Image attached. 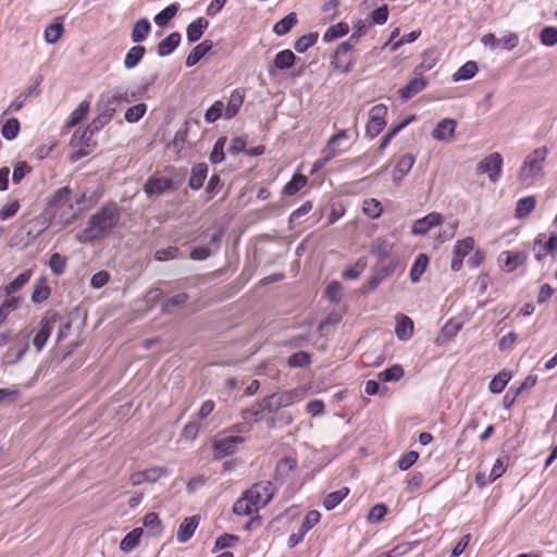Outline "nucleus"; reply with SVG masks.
I'll return each instance as SVG.
<instances>
[{
    "label": "nucleus",
    "mask_w": 557,
    "mask_h": 557,
    "mask_svg": "<svg viewBox=\"0 0 557 557\" xmlns=\"http://www.w3.org/2000/svg\"><path fill=\"white\" fill-rule=\"evenodd\" d=\"M121 219L115 203L102 206L88 220L86 227L78 235L82 243L95 244L109 236Z\"/></svg>",
    "instance_id": "nucleus-1"
},
{
    "label": "nucleus",
    "mask_w": 557,
    "mask_h": 557,
    "mask_svg": "<svg viewBox=\"0 0 557 557\" xmlns=\"http://www.w3.org/2000/svg\"><path fill=\"white\" fill-rule=\"evenodd\" d=\"M72 190L69 186L57 189L47 202L46 215L50 224H57L62 227L72 224L78 214L76 202L73 201Z\"/></svg>",
    "instance_id": "nucleus-2"
},
{
    "label": "nucleus",
    "mask_w": 557,
    "mask_h": 557,
    "mask_svg": "<svg viewBox=\"0 0 557 557\" xmlns=\"http://www.w3.org/2000/svg\"><path fill=\"white\" fill-rule=\"evenodd\" d=\"M547 154L548 149L546 147H540L524 158L518 172V180L522 185H533L537 180L543 177V165Z\"/></svg>",
    "instance_id": "nucleus-3"
},
{
    "label": "nucleus",
    "mask_w": 557,
    "mask_h": 557,
    "mask_svg": "<svg viewBox=\"0 0 557 557\" xmlns=\"http://www.w3.org/2000/svg\"><path fill=\"white\" fill-rule=\"evenodd\" d=\"M283 406L281 405V400L276 393L263 398L261 401L257 403L250 409L244 411V418H253L256 421H261L269 416V424L273 425L275 423L274 413H276Z\"/></svg>",
    "instance_id": "nucleus-4"
},
{
    "label": "nucleus",
    "mask_w": 557,
    "mask_h": 557,
    "mask_svg": "<svg viewBox=\"0 0 557 557\" xmlns=\"http://www.w3.org/2000/svg\"><path fill=\"white\" fill-rule=\"evenodd\" d=\"M92 136L94 135L86 133L85 131L82 134H78V132L74 133L71 139V146L73 148L71 160L73 162L88 156L94 151L96 141L92 139Z\"/></svg>",
    "instance_id": "nucleus-5"
},
{
    "label": "nucleus",
    "mask_w": 557,
    "mask_h": 557,
    "mask_svg": "<svg viewBox=\"0 0 557 557\" xmlns=\"http://www.w3.org/2000/svg\"><path fill=\"white\" fill-rule=\"evenodd\" d=\"M246 493L261 509L271 502L275 493V486L271 481H261L253 484Z\"/></svg>",
    "instance_id": "nucleus-6"
},
{
    "label": "nucleus",
    "mask_w": 557,
    "mask_h": 557,
    "mask_svg": "<svg viewBox=\"0 0 557 557\" xmlns=\"http://www.w3.org/2000/svg\"><path fill=\"white\" fill-rule=\"evenodd\" d=\"M387 114V107L385 104H376L371 108L369 112V121L366 126V133L369 137L374 138L385 127V116Z\"/></svg>",
    "instance_id": "nucleus-7"
},
{
    "label": "nucleus",
    "mask_w": 557,
    "mask_h": 557,
    "mask_svg": "<svg viewBox=\"0 0 557 557\" xmlns=\"http://www.w3.org/2000/svg\"><path fill=\"white\" fill-rule=\"evenodd\" d=\"M55 321H57L55 314H46L39 321L38 329L36 331L34 330L32 332V333L35 332L34 338H33V345H34L35 349L37 350V352H40L44 349L47 341L49 339V337L51 335V332H52Z\"/></svg>",
    "instance_id": "nucleus-8"
},
{
    "label": "nucleus",
    "mask_w": 557,
    "mask_h": 557,
    "mask_svg": "<svg viewBox=\"0 0 557 557\" xmlns=\"http://www.w3.org/2000/svg\"><path fill=\"white\" fill-rule=\"evenodd\" d=\"M503 157L498 152H493L485 157L478 164V172L487 174L488 178L495 183L502 174Z\"/></svg>",
    "instance_id": "nucleus-9"
},
{
    "label": "nucleus",
    "mask_w": 557,
    "mask_h": 557,
    "mask_svg": "<svg viewBox=\"0 0 557 557\" xmlns=\"http://www.w3.org/2000/svg\"><path fill=\"white\" fill-rule=\"evenodd\" d=\"M474 244V238L471 236L456 242L453 249V259L450 263V269L454 272H457L462 268L463 258L473 251Z\"/></svg>",
    "instance_id": "nucleus-10"
},
{
    "label": "nucleus",
    "mask_w": 557,
    "mask_h": 557,
    "mask_svg": "<svg viewBox=\"0 0 557 557\" xmlns=\"http://www.w3.org/2000/svg\"><path fill=\"white\" fill-rule=\"evenodd\" d=\"M244 442L243 436H225L216 438L213 442V455L215 459H221L226 456L233 455L238 445Z\"/></svg>",
    "instance_id": "nucleus-11"
},
{
    "label": "nucleus",
    "mask_w": 557,
    "mask_h": 557,
    "mask_svg": "<svg viewBox=\"0 0 557 557\" xmlns=\"http://www.w3.org/2000/svg\"><path fill=\"white\" fill-rule=\"evenodd\" d=\"M41 79H37L35 84L27 87L10 103V106L3 111V115L18 112L27 102L28 99L38 97L40 95L39 85Z\"/></svg>",
    "instance_id": "nucleus-12"
},
{
    "label": "nucleus",
    "mask_w": 557,
    "mask_h": 557,
    "mask_svg": "<svg viewBox=\"0 0 557 557\" xmlns=\"http://www.w3.org/2000/svg\"><path fill=\"white\" fill-rule=\"evenodd\" d=\"M169 471L164 467H152L143 471L135 472L131 475L132 485L137 486L144 483H154L160 478L168 475Z\"/></svg>",
    "instance_id": "nucleus-13"
},
{
    "label": "nucleus",
    "mask_w": 557,
    "mask_h": 557,
    "mask_svg": "<svg viewBox=\"0 0 557 557\" xmlns=\"http://www.w3.org/2000/svg\"><path fill=\"white\" fill-rule=\"evenodd\" d=\"M457 122L454 119H443L432 131V137L438 141L449 143L453 140Z\"/></svg>",
    "instance_id": "nucleus-14"
},
{
    "label": "nucleus",
    "mask_w": 557,
    "mask_h": 557,
    "mask_svg": "<svg viewBox=\"0 0 557 557\" xmlns=\"http://www.w3.org/2000/svg\"><path fill=\"white\" fill-rule=\"evenodd\" d=\"M443 216L438 212H431L428 215L413 222L411 233L414 235H425L432 227L440 225Z\"/></svg>",
    "instance_id": "nucleus-15"
},
{
    "label": "nucleus",
    "mask_w": 557,
    "mask_h": 557,
    "mask_svg": "<svg viewBox=\"0 0 557 557\" xmlns=\"http://www.w3.org/2000/svg\"><path fill=\"white\" fill-rule=\"evenodd\" d=\"M199 522L200 517L198 515L185 518L178 525L176 532L177 541L182 544L188 542L195 534V531L197 530Z\"/></svg>",
    "instance_id": "nucleus-16"
},
{
    "label": "nucleus",
    "mask_w": 557,
    "mask_h": 557,
    "mask_svg": "<svg viewBox=\"0 0 557 557\" xmlns=\"http://www.w3.org/2000/svg\"><path fill=\"white\" fill-rule=\"evenodd\" d=\"M527 259V253L522 251H503L498 257V261L507 272L515 271L518 267L522 265Z\"/></svg>",
    "instance_id": "nucleus-17"
},
{
    "label": "nucleus",
    "mask_w": 557,
    "mask_h": 557,
    "mask_svg": "<svg viewBox=\"0 0 557 557\" xmlns=\"http://www.w3.org/2000/svg\"><path fill=\"white\" fill-rule=\"evenodd\" d=\"M260 510L258 505H256L250 497L245 492L240 498H238L234 506L233 512L237 516H251L257 513Z\"/></svg>",
    "instance_id": "nucleus-18"
},
{
    "label": "nucleus",
    "mask_w": 557,
    "mask_h": 557,
    "mask_svg": "<svg viewBox=\"0 0 557 557\" xmlns=\"http://www.w3.org/2000/svg\"><path fill=\"white\" fill-rule=\"evenodd\" d=\"M172 186L171 180L166 177H150L145 186L144 190L147 195H161Z\"/></svg>",
    "instance_id": "nucleus-19"
},
{
    "label": "nucleus",
    "mask_w": 557,
    "mask_h": 557,
    "mask_svg": "<svg viewBox=\"0 0 557 557\" xmlns=\"http://www.w3.org/2000/svg\"><path fill=\"white\" fill-rule=\"evenodd\" d=\"M119 106V98L114 89L102 94L97 104L98 111H103L111 116H114Z\"/></svg>",
    "instance_id": "nucleus-20"
},
{
    "label": "nucleus",
    "mask_w": 557,
    "mask_h": 557,
    "mask_svg": "<svg viewBox=\"0 0 557 557\" xmlns=\"http://www.w3.org/2000/svg\"><path fill=\"white\" fill-rule=\"evenodd\" d=\"M413 333V322L412 320L405 315L399 314L396 317V327L395 334L401 341H407L412 336Z\"/></svg>",
    "instance_id": "nucleus-21"
},
{
    "label": "nucleus",
    "mask_w": 557,
    "mask_h": 557,
    "mask_svg": "<svg viewBox=\"0 0 557 557\" xmlns=\"http://www.w3.org/2000/svg\"><path fill=\"white\" fill-rule=\"evenodd\" d=\"M180 42L181 34L173 32L158 44L157 52L160 57H166L178 47Z\"/></svg>",
    "instance_id": "nucleus-22"
},
{
    "label": "nucleus",
    "mask_w": 557,
    "mask_h": 557,
    "mask_svg": "<svg viewBox=\"0 0 557 557\" xmlns=\"http://www.w3.org/2000/svg\"><path fill=\"white\" fill-rule=\"evenodd\" d=\"M213 48V42L211 40H203L199 45H197L187 55L186 65L188 67L197 64L211 49Z\"/></svg>",
    "instance_id": "nucleus-23"
},
{
    "label": "nucleus",
    "mask_w": 557,
    "mask_h": 557,
    "mask_svg": "<svg viewBox=\"0 0 557 557\" xmlns=\"http://www.w3.org/2000/svg\"><path fill=\"white\" fill-rule=\"evenodd\" d=\"M243 102H244V92L239 89L233 90L230 96L227 106L226 107L224 106L225 119L230 120V119L234 117L238 113Z\"/></svg>",
    "instance_id": "nucleus-24"
},
{
    "label": "nucleus",
    "mask_w": 557,
    "mask_h": 557,
    "mask_svg": "<svg viewBox=\"0 0 557 557\" xmlns=\"http://www.w3.org/2000/svg\"><path fill=\"white\" fill-rule=\"evenodd\" d=\"M209 22L205 17H198L191 22L186 29V36L189 42H196L201 38L208 28Z\"/></svg>",
    "instance_id": "nucleus-25"
},
{
    "label": "nucleus",
    "mask_w": 557,
    "mask_h": 557,
    "mask_svg": "<svg viewBox=\"0 0 557 557\" xmlns=\"http://www.w3.org/2000/svg\"><path fill=\"white\" fill-rule=\"evenodd\" d=\"M426 79L424 77L412 78L404 88L400 89V97L404 100H409L426 87Z\"/></svg>",
    "instance_id": "nucleus-26"
},
{
    "label": "nucleus",
    "mask_w": 557,
    "mask_h": 557,
    "mask_svg": "<svg viewBox=\"0 0 557 557\" xmlns=\"http://www.w3.org/2000/svg\"><path fill=\"white\" fill-rule=\"evenodd\" d=\"M208 174V165L206 163H198L191 170V175L188 181V186L191 189L198 190L202 187Z\"/></svg>",
    "instance_id": "nucleus-27"
},
{
    "label": "nucleus",
    "mask_w": 557,
    "mask_h": 557,
    "mask_svg": "<svg viewBox=\"0 0 557 557\" xmlns=\"http://www.w3.org/2000/svg\"><path fill=\"white\" fill-rule=\"evenodd\" d=\"M283 408L292 406L293 404L301 401L306 396L304 388H294L290 391H284L276 393Z\"/></svg>",
    "instance_id": "nucleus-28"
},
{
    "label": "nucleus",
    "mask_w": 557,
    "mask_h": 557,
    "mask_svg": "<svg viewBox=\"0 0 557 557\" xmlns=\"http://www.w3.org/2000/svg\"><path fill=\"white\" fill-rule=\"evenodd\" d=\"M536 206V197L535 196H527L518 200L516 210H515V216L517 219H524L527 218Z\"/></svg>",
    "instance_id": "nucleus-29"
},
{
    "label": "nucleus",
    "mask_w": 557,
    "mask_h": 557,
    "mask_svg": "<svg viewBox=\"0 0 557 557\" xmlns=\"http://www.w3.org/2000/svg\"><path fill=\"white\" fill-rule=\"evenodd\" d=\"M151 30V25L147 18L138 20L131 34L132 41L135 44L144 41Z\"/></svg>",
    "instance_id": "nucleus-30"
},
{
    "label": "nucleus",
    "mask_w": 557,
    "mask_h": 557,
    "mask_svg": "<svg viewBox=\"0 0 557 557\" xmlns=\"http://www.w3.org/2000/svg\"><path fill=\"white\" fill-rule=\"evenodd\" d=\"M297 461L292 457H285L281 459L275 469L276 479L280 481H285L289 478L290 473L296 469Z\"/></svg>",
    "instance_id": "nucleus-31"
},
{
    "label": "nucleus",
    "mask_w": 557,
    "mask_h": 557,
    "mask_svg": "<svg viewBox=\"0 0 557 557\" xmlns=\"http://www.w3.org/2000/svg\"><path fill=\"white\" fill-rule=\"evenodd\" d=\"M143 529L141 528H135L129 533H127L123 540L120 543V549L124 553L132 552L140 541V537L143 535Z\"/></svg>",
    "instance_id": "nucleus-32"
},
{
    "label": "nucleus",
    "mask_w": 557,
    "mask_h": 557,
    "mask_svg": "<svg viewBox=\"0 0 557 557\" xmlns=\"http://www.w3.org/2000/svg\"><path fill=\"white\" fill-rule=\"evenodd\" d=\"M29 343H28V334H23V343L22 348L15 349L13 347L9 348L8 351L4 355V360L7 363L14 364L18 362L26 351L28 350Z\"/></svg>",
    "instance_id": "nucleus-33"
},
{
    "label": "nucleus",
    "mask_w": 557,
    "mask_h": 557,
    "mask_svg": "<svg viewBox=\"0 0 557 557\" xmlns=\"http://www.w3.org/2000/svg\"><path fill=\"white\" fill-rule=\"evenodd\" d=\"M148 532L153 536H160L163 532V523L156 512H148L143 520Z\"/></svg>",
    "instance_id": "nucleus-34"
},
{
    "label": "nucleus",
    "mask_w": 557,
    "mask_h": 557,
    "mask_svg": "<svg viewBox=\"0 0 557 557\" xmlns=\"http://www.w3.org/2000/svg\"><path fill=\"white\" fill-rule=\"evenodd\" d=\"M146 49L144 46L136 45L132 47L124 58V66L126 69L136 67L145 55Z\"/></svg>",
    "instance_id": "nucleus-35"
},
{
    "label": "nucleus",
    "mask_w": 557,
    "mask_h": 557,
    "mask_svg": "<svg viewBox=\"0 0 557 557\" xmlns=\"http://www.w3.org/2000/svg\"><path fill=\"white\" fill-rule=\"evenodd\" d=\"M429 263V258L424 253H420L417 256L411 269H410V280L413 283H418L424 273Z\"/></svg>",
    "instance_id": "nucleus-36"
},
{
    "label": "nucleus",
    "mask_w": 557,
    "mask_h": 557,
    "mask_svg": "<svg viewBox=\"0 0 557 557\" xmlns=\"http://www.w3.org/2000/svg\"><path fill=\"white\" fill-rule=\"evenodd\" d=\"M511 380V374L508 371H500L497 375H495L490 382L488 388L493 394L502 393L509 381Z\"/></svg>",
    "instance_id": "nucleus-37"
},
{
    "label": "nucleus",
    "mask_w": 557,
    "mask_h": 557,
    "mask_svg": "<svg viewBox=\"0 0 557 557\" xmlns=\"http://www.w3.org/2000/svg\"><path fill=\"white\" fill-rule=\"evenodd\" d=\"M352 62L354 59L351 54H345L335 51L332 65L335 70L339 71L341 73H348L352 67Z\"/></svg>",
    "instance_id": "nucleus-38"
},
{
    "label": "nucleus",
    "mask_w": 557,
    "mask_h": 557,
    "mask_svg": "<svg viewBox=\"0 0 557 557\" xmlns=\"http://www.w3.org/2000/svg\"><path fill=\"white\" fill-rule=\"evenodd\" d=\"M188 296L185 293H178L162 301V311L172 313L176 308L183 307L187 302Z\"/></svg>",
    "instance_id": "nucleus-39"
},
{
    "label": "nucleus",
    "mask_w": 557,
    "mask_h": 557,
    "mask_svg": "<svg viewBox=\"0 0 557 557\" xmlns=\"http://www.w3.org/2000/svg\"><path fill=\"white\" fill-rule=\"evenodd\" d=\"M296 57L289 49L282 50L274 58V66L278 70H288L295 63Z\"/></svg>",
    "instance_id": "nucleus-40"
},
{
    "label": "nucleus",
    "mask_w": 557,
    "mask_h": 557,
    "mask_svg": "<svg viewBox=\"0 0 557 557\" xmlns=\"http://www.w3.org/2000/svg\"><path fill=\"white\" fill-rule=\"evenodd\" d=\"M89 109H90V103L89 101H82L78 107L71 113L67 122H66V126L67 127H74L75 125H77L81 121H83L86 115L88 114L89 112Z\"/></svg>",
    "instance_id": "nucleus-41"
},
{
    "label": "nucleus",
    "mask_w": 557,
    "mask_h": 557,
    "mask_svg": "<svg viewBox=\"0 0 557 557\" xmlns=\"http://www.w3.org/2000/svg\"><path fill=\"white\" fill-rule=\"evenodd\" d=\"M21 131L20 121L15 117L8 119L1 127V135L7 140L15 139Z\"/></svg>",
    "instance_id": "nucleus-42"
},
{
    "label": "nucleus",
    "mask_w": 557,
    "mask_h": 557,
    "mask_svg": "<svg viewBox=\"0 0 557 557\" xmlns=\"http://www.w3.org/2000/svg\"><path fill=\"white\" fill-rule=\"evenodd\" d=\"M297 23V15L296 13L292 12L287 14L285 17L280 20L273 27V32L278 35L283 36L286 35Z\"/></svg>",
    "instance_id": "nucleus-43"
},
{
    "label": "nucleus",
    "mask_w": 557,
    "mask_h": 557,
    "mask_svg": "<svg viewBox=\"0 0 557 557\" xmlns=\"http://www.w3.org/2000/svg\"><path fill=\"white\" fill-rule=\"evenodd\" d=\"M349 32V26L346 23H337L335 25L330 26L323 35V40L325 42H331L339 37L345 36Z\"/></svg>",
    "instance_id": "nucleus-44"
},
{
    "label": "nucleus",
    "mask_w": 557,
    "mask_h": 557,
    "mask_svg": "<svg viewBox=\"0 0 557 557\" xmlns=\"http://www.w3.org/2000/svg\"><path fill=\"white\" fill-rule=\"evenodd\" d=\"M476 72V63L474 61H468L461 67H459V70L456 73H454L453 81L459 82L470 79L475 75Z\"/></svg>",
    "instance_id": "nucleus-45"
},
{
    "label": "nucleus",
    "mask_w": 557,
    "mask_h": 557,
    "mask_svg": "<svg viewBox=\"0 0 557 557\" xmlns=\"http://www.w3.org/2000/svg\"><path fill=\"white\" fill-rule=\"evenodd\" d=\"M32 276V270H26L20 275H17L12 282H10L5 287L4 292L8 296L16 293L20 290L29 280Z\"/></svg>",
    "instance_id": "nucleus-46"
},
{
    "label": "nucleus",
    "mask_w": 557,
    "mask_h": 557,
    "mask_svg": "<svg viewBox=\"0 0 557 557\" xmlns=\"http://www.w3.org/2000/svg\"><path fill=\"white\" fill-rule=\"evenodd\" d=\"M308 178L301 174H295L292 180L285 185L284 194L286 196L296 195L301 188L306 186Z\"/></svg>",
    "instance_id": "nucleus-47"
},
{
    "label": "nucleus",
    "mask_w": 557,
    "mask_h": 557,
    "mask_svg": "<svg viewBox=\"0 0 557 557\" xmlns=\"http://www.w3.org/2000/svg\"><path fill=\"white\" fill-rule=\"evenodd\" d=\"M349 493L348 487H343L338 491L332 492L326 495L323 500V506L326 510L334 509Z\"/></svg>",
    "instance_id": "nucleus-48"
},
{
    "label": "nucleus",
    "mask_w": 557,
    "mask_h": 557,
    "mask_svg": "<svg viewBox=\"0 0 557 557\" xmlns=\"http://www.w3.org/2000/svg\"><path fill=\"white\" fill-rule=\"evenodd\" d=\"M112 119L113 116H111L110 114L103 111H99L98 115L90 122L85 132L95 135L102 127H104Z\"/></svg>",
    "instance_id": "nucleus-49"
},
{
    "label": "nucleus",
    "mask_w": 557,
    "mask_h": 557,
    "mask_svg": "<svg viewBox=\"0 0 557 557\" xmlns=\"http://www.w3.org/2000/svg\"><path fill=\"white\" fill-rule=\"evenodd\" d=\"M404 376V369L400 364H394L380 372L377 377L383 382H396Z\"/></svg>",
    "instance_id": "nucleus-50"
},
{
    "label": "nucleus",
    "mask_w": 557,
    "mask_h": 557,
    "mask_svg": "<svg viewBox=\"0 0 557 557\" xmlns=\"http://www.w3.org/2000/svg\"><path fill=\"white\" fill-rule=\"evenodd\" d=\"M177 11V3L168 5L165 9H163L154 16V23L160 27L166 25L169 21H171L176 15Z\"/></svg>",
    "instance_id": "nucleus-51"
},
{
    "label": "nucleus",
    "mask_w": 557,
    "mask_h": 557,
    "mask_svg": "<svg viewBox=\"0 0 557 557\" xmlns=\"http://www.w3.org/2000/svg\"><path fill=\"white\" fill-rule=\"evenodd\" d=\"M147 109L148 107L146 103H138L129 107L125 111L124 119L128 123H136L146 114Z\"/></svg>",
    "instance_id": "nucleus-52"
},
{
    "label": "nucleus",
    "mask_w": 557,
    "mask_h": 557,
    "mask_svg": "<svg viewBox=\"0 0 557 557\" xmlns=\"http://www.w3.org/2000/svg\"><path fill=\"white\" fill-rule=\"evenodd\" d=\"M50 295V288L46 285V278H41L34 287L32 300L35 304H41Z\"/></svg>",
    "instance_id": "nucleus-53"
},
{
    "label": "nucleus",
    "mask_w": 557,
    "mask_h": 557,
    "mask_svg": "<svg viewBox=\"0 0 557 557\" xmlns=\"http://www.w3.org/2000/svg\"><path fill=\"white\" fill-rule=\"evenodd\" d=\"M226 137H220L214 146H213V149L210 153V162L213 163V164H218V163H221L224 159H225V154H224V148H225V144H226Z\"/></svg>",
    "instance_id": "nucleus-54"
},
{
    "label": "nucleus",
    "mask_w": 557,
    "mask_h": 557,
    "mask_svg": "<svg viewBox=\"0 0 557 557\" xmlns=\"http://www.w3.org/2000/svg\"><path fill=\"white\" fill-rule=\"evenodd\" d=\"M362 210L371 219H376L382 214L381 202L374 198H369L363 201Z\"/></svg>",
    "instance_id": "nucleus-55"
},
{
    "label": "nucleus",
    "mask_w": 557,
    "mask_h": 557,
    "mask_svg": "<svg viewBox=\"0 0 557 557\" xmlns=\"http://www.w3.org/2000/svg\"><path fill=\"white\" fill-rule=\"evenodd\" d=\"M318 40V34L311 33L308 35H304L299 37L295 44L294 48L297 52L304 53L306 52L310 47H312Z\"/></svg>",
    "instance_id": "nucleus-56"
},
{
    "label": "nucleus",
    "mask_w": 557,
    "mask_h": 557,
    "mask_svg": "<svg viewBox=\"0 0 557 557\" xmlns=\"http://www.w3.org/2000/svg\"><path fill=\"white\" fill-rule=\"evenodd\" d=\"M392 250V245L383 238H377L371 246V253L377 258H386Z\"/></svg>",
    "instance_id": "nucleus-57"
},
{
    "label": "nucleus",
    "mask_w": 557,
    "mask_h": 557,
    "mask_svg": "<svg viewBox=\"0 0 557 557\" xmlns=\"http://www.w3.org/2000/svg\"><path fill=\"white\" fill-rule=\"evenodd\" d=\"M413 119L410 117V119H407L405 120L404 122H401L400 124L392 127L382 138L381 140V144L379 146V150L382 151L384 150L388 145L389 143L392 141V139L405 127L409 124V122Z\"/></svg>",
    "instance_id": "nucleus-58"
},
{
    "label": "nucleus",
    "mask_w": 557,
    "mask_h": 557,
    "mask_svg": "<svg viewBox=\"0 0 557 557\" xmlns=\"http://www.w3.org/2000/svg\"><path fill=\"white\" fill-rule=\"evenodd\" d=\"M63 25L61 23H53L46 27L45 39L48 44H55L63 34Z\"/></svg>",
    "instance_id": "nucleus-59"
},
{
    "label": "nucleus",
    "mask_w": 557,
    "mask_h": 557,
    "mask_svg": "<svg viewBox=\"0 0 557 557\" xmlns=\"http://www.w3.org/2000/svg\"><path fill=\"white\" fill-rule=\"evenodd\" d=\"M224 111V103L221 100H216L205 113V120L208 123H214L218 121Z\"/></svg>",
    "instance_id": "nucleus-60"
},
{
    "label": "nucleus",
    "mask_w": 557,
    "mask_h": 557,
    "mask_svg": "<svg viewBox=\"0 0 557 557\" xmlns=\"http://www.w3.org/2000/svg\"><path fill=\"white\" fill-rule=\"evenodd\" d=\"M49 267L54 274L60 275L65 270L66 258L58 252H54L50 257Z\"/></svg>",
    "instance_id": "nucleus-61"
},
{
    "label": "nucleus",
    "mask_w": 557,
    "mask_h": 557,
    "mask_svg": "<svg viewBox=\"0 0 557 557\" xmlns=\"http://www.w3.org/2000/svg\"><path fill=\"white\" fill-rule=\"evenodd\" d=\"M540 37L543 45L553 47L557 45V28L546 26L542 29Z\"/></svg>",
    "instance_id": "nucleus-62"
},
{
    "label": "nucleus",
    "mask_w": 557,
    "mask_h": 557,
    "mask_svg": "<svg viewBox=\"0 0 557 557\" xmlns=\"http://www.w3.org/2000/svg\"><path fill=\"white\" fill-rule=\"evenodd\" d=\"M507 469V458H497L490 473V482L500 478Z\"/></svg>",
    "instance_id": "nucleus-63"
},
{
    "label": "nucleus",
    "mask_w": 557,
    "mask_h": 557,
    "mask_svg": "<svg viewBox=\"0 0 557 557\" xmlns=\"http://www.w3.org/2000/svg\"><path fill=\"white\" fill-rule=\"evenodd\" d=\"M414 161V157L411 153H405L398 159L396 168L398 169V172L408 174L412 169Z\"/></svg>",
    "instance_id": "nucleus-64"
}]
</instances>
